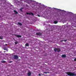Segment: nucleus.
Returning <instances> with one entry per match:
<instances>
[{
    "label": "nucleus",
    "instance_id": "1",
    "mask_svg": "<svg viewBox=\"0 0 76 76\" xmlns=\"http://www.w3.org/2000/svg\"><path fill=\"white\" fill-rule=\"evenodd\" d=\"M66 74H67L68 76H76V73H74L71 72H66Z\"/></svg>",
    "mask_w": 76,
    "mask_h": 76
},
{
    "label": "nucleus",
    "instance_id": "2",
    "mask_svg": "<svg viewBox=\"0 0 76 76\" xmlns=\"http://www.w3.org/2000/svg\"><path fill=\"white\" fill-rule=\"evenodd\" d=\"M14 58L15 59V60H17L19 58V56L17 55H15L14 56Z\"/></svg>",
    "mask_w": 76,
    "mask_h": 76
},
{
    "label": "nucleus",
    "instance_id": "3",
    "mask_svg": "<svg viewBox=\"0 0 76 76\" xmlns=\"http://www.w3.org/2000/svg\"><path fill=\"white\" fill-rule=\"evenodd\" d=\"M14 35L16 37H17V38H21L22 36L20 35H18V34H15Z\"/></svg>",
    "mask_w": 76,
    "mask_h": 76
},
{
    "label": "nucleus",
    "instance_id": "4",
    "mask_svg": "<svg viewBox=\"0 0 76 76\" xmlns=\"http://www.w3.org/2000/svg\"><path fill=\"white\" fill-rule=\"evenodd\" d=\"M26 14L27 15H31L32 16H34V15L33 14L32 12H31L30 13H29L28 12H27Z\"/></svg>",
    "mask_w": 76,
    "mask_h": 76
},
{
    "label": "nucleus",
    "instance_id": "5",
    "mask_svg": "<svg viewBox=\"0 0 76 76\" xmlns=\"http://www.w3.org/2000/svg\"><path fill=\"white\" fill-rule=\"evenodd\" d=\"M36 34L37 35L41 36L42 35V33H41L40 32H39V33H37Z\"/></svg>",
    "mask_w": 76,
    "mask_h": 76
},
{
    "label": "nucleus",
    "instance_id": "6",
    "mask_svg": "<svg viewBox=\"0 0 76 76\" xmlns=\"http://www.w3.org/2000/svg\"><path fill=\"white\" fill-rule=\"evenodd\" d=\"M61 56L63 58H66V55L65 54L62 55Z\"/></svg>",
    "mask_w": 76,
    "mask_h": 76
},
{
    "label": "nucleus",
    "instance_id": "7",
    "mask_svg": "<svg viewBox=\"0 0 76 76\" xmlns=\"http://www.w3.org/2000/svg\"><path fill=\"white\" fill-rule=\"evenodd\" d=\"M28 76H31V72H29L28 73Z\"/></svg>",
    "mask_w": 76,
    "mask_h": 76
},
{
    "label": "nucleus",
    "instance_id": "8",
    "mask_svg": "<svg viewBox=\"0 0 76 76\" xmlns=\"http://www.w3.org/2000/svg\"><path fill=\"white\" fill-rule=\"evenodd\" d=\"M58 49V48H55L54 49V50L55 51V52H56L57 51Z\"/></svg>",
    "mask_w": 76,
    "mask_h": 76
},
{
    "label": "nucleus",
    "instance_id": "9",
    "mask_svg": "<svg viewBox=\"0 0 76 76\" xmlns=\"http://www.w3.org/2000/svg\"><path fill=\"white\" fill-rule=\"evenodd\" d=\"M61 50L60 48H58V50H57L58 53H59V52H60V51Z\"/></svg>",
    "mask_w": 76,
    "mask_h": 76
},
{
    "label": "nucleus",
    "instance_id": "10",
    "mask_svg": "<svg viewBox=\"0 0 76 76\" xmlns=\"http://www.w3.org/2000/svg\"><path fill=\"white\" fill-rule=\"evenodd\" d=\"M18 24L19 25H20V26H22V23L20 22H18Z\"/></svg>",
    "mask_w": 76,
    "mask_h": 76
},
{
    "label": "nucleus",
    "instance_id": "11",
    "mask_svg": "<svg viewBox=\"0 0 76 76\" xmlns=\"http://www.w3.org/2000/svg\"><path fill=\"white\" fill-rule=\"evenodd\" d=\"M14 12L15 14H18V12H17L15 10H14Z\"/></svg>",
    "mask_w": 76,
    "mask_h": 76
},
{
    "label": "nucleus",
    "instance_id": "12",
    "mask_svg": "<svg viewBox=\"0 0 76 76\" xmlns=\"http://www.w3.org/2000/svg\"><path fill=\"white\" fill-rule=\"evenodd\" d=\"M1 63H6V61H1Z\"/></svg>",
    "mask_w": 76,
    "mask_h": 76
},
{
    "label": "nucleus",
    "instance_id": "13",
    "mask_svg": "<svg viewBox=\"0 0 76 76\" xmlns=\"http://www.w3.org/2000/svg\"><path fill=\"white\" fill-rule=\"evenodd\" d=\"M25 45L26 47H29V44H28V43H26Z\"/></svg>",
    "mask_w": 76,
    "mask_h": 76
},
{
    "label": "nucleus",
    "instance_id": "14",
    "mask_svg": "<svg viewBox=\"0 0 76 76\" xmlns=\"http://www.w3.org/2000/svg\"><path fill=\"white\" fill-rule=\"evenodd\" d=\"M58 23V21H54V23H55V24H56V23Z\"/></svg>",
    "mask_w": 76,
    "mask_h": 76
},
{
    "label": "nucleus",
    "instance_id": "15",
    "mask_svg": "<svg viewBox=\"0 0 76 76\" xmlns=\"http://www.w3.org/2000/svg\"><path fill=\"white\" fill-rule=\"evenodd\" d=\"M0 39H3V37H2L0 36Z\"/></svg>",
    "mask_w": 76,
    "mask_h": 76
},
{
    "label": "nucleus",
    "instance_id": "16",
    "mask_svg": "<svg viewBox=\"0 0 76 76\" xmlns=\"http://www.w3.org/2000/svg\"><path fill=\"white\" fill-rule=\"evenodd\" d=\"M49 73V72H44V73H45V74H47V73Z\"/></svg>",
    "mask_w": 76,
    "mask_h": 76
},
{
    "label": "nucleus",
    "instance_id": "17",
    "mask_svg": "<svg viewBox=\"0 0 76 76\" xmlns=\"http://www.w3.org/2000/svg\"><path fill=\"white\" fill-rule=\"evenodd\" d=\"M23 9V8H20V11H22V9Z\"/></svg>",
    "mask_w": 76,
    "mask_h": 76
},
{
    "label": "nucleus",
    "instance_id": "18",
    "mask_svg": "<svg viewBox=\"0 0 76 76\" xmlns=\"http://www.w3.org/2000/svg\"><path fill=\"white\" fill-rule=\"evenodd\" d=\"M4 50H6V48H4Z\"/></svg>",
    "mask_w": 76,
    "mask_h": 76
},
{
    "label": "nucleus",
    "instance_id": "19",
    "mask_svg": "<svg viewBox=\"0 0 76 76\" xmlns=\"http://www.w3.org/2000/svg\"><path fill=\"white\" fill-rule=\"evenodd\" d=\"M15 44H18V42H15Z\"/></svg>",
    "mask_w": 76,
    "mask_h": 76
},
{
    "label": "nucleus",
    "instance_id": "20",
    "mask_svg": "<svg viewBox=\"0 0 76 76\" xmlns=\"http://www.w3.org/2000/svg\"><path fill=\"white\" fill-rule=\"evenodd\" d=\"M38 16L39 17H41L40 15H38Z\"/></svg>",
    "mask_w": 76,
    "mask_h": 76
},
{
    "label": "nucleus",
    "instance_id": "21",
    "mask_svg": "<svg viewBox=\"0 0 76 76\" xmlns=\"http://www.w3.org/2000/svg\"><path fill=\"white\" fill-rule=\"evenodd\" d=\"M74 61H76V58H75L74 60Z\"/></svg>",
    "mask_w": 76,
    "mask_h": 76
},
{
    "label": "nucleus",
    "instance_id": "22",
    "mask_svg": "<svg viewBox=\"0 0 76 76\" xmlns=\"http://www.w3.org/2000/svg\"><path fill=\"white\" fill-rule=\"evenodd\" d=\"M64 41H65V42H66V41H67V40H64Z\"/></svg>",
    "mask_w": 76,
    "mask_h": 76
},
{
    "label": "nucleus",
    "instance_id": "23",
    "mask_svg": "<svg viewBox=\"0 0 76 76\" xmlns=\"http://www.w3.org/2000/svg\"><path fill=\"white\" fill-rule=\"evenodd\" d=\"M38 76H41V74H39L38 75Z\"/></svg>",
    "mask_w": 76,
    "mask_h": 76
},
{
    "label": "nucleus",
    "instance_id": "24",
    "mask_svg": "<svg viewBox=\"0 0 76 76\" xmlns=\"http://www.w3.org/2000/svg\"><path fill=\"white\" fill-rule=\"evenodd\" d=\"M61 42H63V41H64V40H61Z\"/></svg>",
    "mask_w": 76,
    "mask_h": 76
},
{
    "label": "nucleus",
    "instance_id": "25",
    "mask_svg": "<svg viewBox=\"0 0 76 76\" xmlns=\"http://www.w3.org/2000/svg\"><path fill=\"white\" fill-rule=\"evenodd\" d=\"M20 0V1H23V0Z\"/></svg>",
    "mask_w": 76,
    "mask_h": 76
},
{
    "label": "nucleus",
    "instance_id": "26",
    "mask_svg": "<svg viewBox=\"0 0 76 76\" xmlns=\"http://www.w3.org/2000/svg\"><path fill=\"white\" fill-rule=\"evenodd\" d=\"M5 45H7V44H5Z\"/></svg>",
    "mask_w": 76,
    "mask_h": 76
}]
</instances>
